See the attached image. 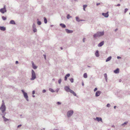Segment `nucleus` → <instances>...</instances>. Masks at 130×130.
I'll return each instance as SVG.
<instances>
[{
    "label": "nucleus",
    "mask_w": 130,
    "mask_h": 130,
    "mask_svg": "<svg viewBox=\"0 0 130 130\" xmlns=\"http://www.w3.org/2000/svg\"><path fill=\"white\" fill-rule=\"evenodd\" d=\"M84 21L85 20H84L80 19V20H79V22L80 21Z\"/></svg>",
    "instance_id": "nucleus-49"
},
{
    "label": "nucleus",
    "mask_w": 130,
    "mask_h": 130,
    "mask_svg": "<svg viewBox=\"0 0 130 130\" xmlns=\"http://www.w3.org/2000/svg\"><path fill=\"white\" fill-rule=\"evenodd\" d=\"M46 92V90H45V89H43L42 91V92L43 93H45V92Z\"/></svg>",
    "instance_id": "nucleus-40"
},
{
    "label": "nucleus",
    "mask_w": 130,
    "mask_h": 130,
    "mask_svg": "<svg viewBox=\"0 0 130 130\" xmlns=\"http://www.w3.org/2000/svg\"><path fill=\"white\" fill-rule=\"evenodd\" d=\"M128 123V122L127 121L125 122H124L121 125L122 126L124 127L125 126V125H126V124H127Z\"/></svg>",
    "instance_id": "nucleus-23"
},
{
    "label": "nucleus",
    "mask_w": 130,
    "mask_h": 130,
    "mask_svg": "<svg viewBox=\"0 0 130 130\" xmlns=\"http://www.w3.org/2000/svg\"><path fill=\"white\" fill-rule=\"evenodd\" d=\"M33 31L34 32H36L37 31V30L36 29V28H33Z\"/></svg>",
    "instance_id": "nucleus-29"
},
{
    "label": "nucleus",
    "mask_w": 130,
    "mask_h": 130,
    "mask_svg": "<svg viewBox=\"0 0 130 130\" xmlns=\"http://www.w3.org/2000/svg\"><path fill=\"white\" fill-rule=\"evenodd\" d=\"M6 114V113H5L4 114H2V115H3L2 117L4 119V121L5 122H6V121H8L9 120V119L6 118L5 117V116Z\"/></svg>",
    "instance_id": "nucleus-8"
},
{
    "label": "nucleus",
    "mask_w": 130,
    "mask_h": 130,
    "mask_svg": "<svg viewBox=\"0 0 130 130\" xmlns=\"http://www.w3.org/2000/svg\"><path fill=\"white\" fill-rule=\"evenodd\" d=\"M65 30L68 33H71L73 32V31L72 30H70L67 29H66Z\"/></svg>",
    "instance_id": "nucleus-13"
},
{
    "label": "nucleus",
    "mask_w": 130,
    "mask_h": 130,
    "mask_svg": "<svg viewBox=\"0 0 130 130\" xmlns=\"http://www.w3.org/2000/svg\"><path fill=\"white\" fill-rule=\"evenodd\" d=\"M2 18L4 20H5L6 19V18L4 16H2Z\"/></svg>",
    "instance_id": "nucleus-32"
},
{
    "label": "nucleus",
    "mask_w": 130,
    "mask_h": 130,
    "mask_svg": "<svg viewBox=\"0 0 130 130\" xmlns=\"http://www.w3.org/2000/svg\"><path fill=\"white\" fill-rule=\"evenodd\" d=\"M128 9L127 8H125V9L124 13H126L128 11Z\"/></svg>",
    "instance_id": "nucleus-35"
},
{
    "label": "nucleus",
    "mask_w": 130,
    "mask_h": 130,
    "mask_svg": "<svg viewBox=\"0 0 130 130\" xmlns=\"http://www.w3.org/2000/svg\"><path fill=\"white\" fill-rule=\"evenodd\" d=\"M83 77L85 78H86L87 77V74L86 73H84L83 75Z\"/></svg>",
    "instance_id": "nucleus-24"
},
{
    "label": "nucleus",
    "mask_w": 130,
    "mask_h": 130,
    "mask_svg": "<svg viewBox=\"0 0 130 130\" xmlns=\"http://www.w3.org/2000/svg\"><path fill=\"white\" fill-rule=\"evenodd\" d=\"M120 4H118L117 5V6H120Z\"/></svg>",
    "instance_id": "nucleus-51"
},
{
    "label": "nucleus",
    "mask_w": 130,
    "mask_h": 130,
    "mask_svg": "<svg viewBox=\"0 0 130 130\" xmlns=\"http://www.w3.org/2000/svg\"><path fill=\"white\" fill-rule=\"evenodd\" d=\"M21 125H18L17 127L18 128H19V127H20L21 126Z\"/></svg>",
    "instance_id": "nucleus-46"
},
{
    "label": "nucleus",
    "mask_w": 130,
    "mask_h": 130,
    "mask_svg": "<svg viewBox=\"0 0 130 130\" xmlns=\"http://www.w3.org/2000/svg\"><path fill=\"white\" fill-rule=\"evenodd\" d=\"M74 1H77V0H74Z\"/></svg>",
    "instance_id": "nucleus-61"
},
{
    "label": "nucleus",
    "mask_w": 130,
    "mask_h": 130,
    "mask_svg": "<svg viewBox=\"0 0 130 130\" xmlns=\"http://www.w3.org/2000/svg\"><path fill=\"white\" fill-rule=\"evenodd\" d=\"M129 14H130V12L129 13Z\"/></svg>",
    "instance_id": "nucleus-64"
},
{
    "label": "nucleus",
    "mask_w": 130,
    "mask_h": 130,
    "mask_svg": "<svg viewBox=\"0 0 130 130\" xmlns=\"http://www.w3.org/2000/svg\"><path fill=\"white\" fill-rule=\"evenodd\" d=\"M117 30H118V29L117 28H116V29H115V31H116Z\"/></svg>",
    "instance_id": "nucleus-52"
},
{
    "label": "nucleus",
    "mask_w": 130,
    "mask_h": 130,
    "mask_svg": "<svg viewBox=\"0 0 130 130\" xmlns=\"http://www.w3.org/2000/svg\"><path fill=\"white\" fill-rule=\"evenodd\" d=\"M44 55V58L45 59H46V55Z\"/></svg>",
    "instance_id": "nucleus-47"
},
{
    "label": "nucleus",
    "mask_w": 130,
    "mask_h": 130,
    "mask_svg": "<svg viewBox=\"0 0 130 130\" xmlns=\"http://www.w3.org/2000/svg\"><path fill=\"white\" fill-rule=\"evenodd\" d=\"M104 76L105 78V79L106 81V82H107V76L106 73H105L104 74Z\"/></svg>",
    "instance_id": "nucleus-22"
},
{
    "label": "nucleus",
    "mask_w": 130,
    "mask_h": 130,
    "mask_svg": "<svg viewBox=\"0 0 130 130\" xmlns=\"http://www.w3.org/2000/svg\"><path fill=\"white\" fill-rule=\"evenodd\" d=\"M36 78V76L35 73L33 70H32L31 71V78L30 79L31 80H33L35 79Z\"/></svg>",
    "instance_id": "nucleus-3"
},
{
    "label": "nucleus",
    "mask_w": 130,
    "mask_h": 130,
    "mask_svg": "<svg viewBox=\"0 0 130 130\" xmlns=\"http://www.w3.org/2000/svg\"><path fill=\"white\" fill-rule=\"evenodd\" d=\"M21 91L23 94L25 98L26 99L27 101H28L29 100L28 99V96L27 93L25 92L23 90H22Z\"/></svg>",
    "instance_id": "nucleus-5"
},
{
    "label": "nucleus",
    "mask_w": 130,
    "mask_h": 130,
    "mask_svg": "<svg viewBox=\"0 0 130 130\" xmlns=\"http://www.w3.org/2000/svg\"><path fill=\"white\" fill-rule=\"evenodd\" d=\"M61 79H59L58 80V83L59 84H60L61 82Z\"/></svg>",
    "instance_id": "nucleus-33"
},
{
    "label": "nucleus",
    "mask_w": 130,
    "mask_h": 130,
    "mask_svg": "<svg viewBox=\"0 0 130 130\" xmlns=\"http://www.w3.org/2000/svg\"><path fill=\"white\" fill-rule=\"evenodd\" d=\"M76 20V21L78 22H79V18L78 17H75Z\"/></svg>",
    "instance_id": "nucleus-27"
},
{
    "label": "nucleus",
    "mask_w": 130,
    "mask_h": 130,
    "mask_svg": "<svg viewBox=\"0 0 130 130\" xmlns=\"http://www.w3.org/2000/svg\"><path fill=\"white\" fill-rule=\"evenodd\" d=\"M100 3H97L96 4V5L97 6L100 5Z\"/></svg>",
    "instance_id": "nucleus-48"
},
{
    "label": "nucleus",
    "mask_w": 130,
    "mask_h": 130,
    "mask_svg": "<svg viewBox=\"0 0 130 130\" xmlns=\"http://www.w3.org/2000/svg\"><path fill=\"white\" fill-rule=\"evenodd\" d=\"M32 96V97H35V96L34 95H33Z\"/></svg>",
    "instance_id": "nucleus-60"
},
{
    "label": "nucleus",
    "mask_w": 130,
    "mask_h": 130,
    "mask_svg": "<svg viewBox=\"0 0 130 130\" xmlns=\"http://www.w3.org/2000/svg\"><path fill=\"white\" fill-rule=\"evenodd\" d=\"M7 11L6 9V6H4L3 8L1 9H0V12L2 13H4L5 12H6Z\"/></svg>",
    "instance_id": "nucleus-6"
},
{
    "label": "nucleus",
    "mask_w": 130,
    "mask_h": 130,
    "mask_svg": "<svg viewBox=\"0 0 130 130\" xmlns=\"http://www.w3.org/2000/svg\"><path fill=\"white\" fill-rule=\"evenodd\" d=\"M57 104H58V105H60V104H61V103L60 102H57Z\"/></svg>",
    "instance_id": "nucleus-38"
},
{
    "label": "nucleus",
    "mask_w": 130,
    "mask_h": 130,
    "mask_svg": "<svg viewBox=\"0 0 130 130\" xmlns=\"http://www.w3.org/2000/svg\"><path fill=\"white\" fill-rule=\"evenodd\" d=\"M112 57L111 56H109L108 58H107L106 60V61L107 62L109 61L111 59Z\"/></svg>",
    "instance_id": "nucleus-19"
},
{
    "label": "nucleus",
    "mask_w": 130,
    "mask_h": 130,
    "mask_svg": "<svg viewBox=\"0 0 130 130\" xmlns=\"http://www.w3.org/2000/svg\"><path fill=\"white\" fill-rule=\"evenodd\" d=\"M6 110V107L5 105L4 101H2V103L1 105V107H0V110L2 111V114H4L5 113L4 112Z\"/></svg>",
    "instance_id": "nucleus-2"
},
{
    "label": "nucleus",
    "mask_w": 130,
    "mask_h": 130,
    "mask_svg": "<svg viewBox=\"0 0 130 130\" xmlns=\"http://www.w3.org/2000/svg\"><path fill=\"white\" fill-rule=\"evenodd\" d=\"M74 111L72 110H69L67 112V116L68 118L70 117L73 114Z\"/></svg>",
    "instance_id": "nucleus-4"
},
{
    "label": "nucleus",
    "mask_w": 130,
    "mask_h": 130,
    "mask_svg": "<svg viewBox=\"0 0 130 130\" xmlns=\"http://www.w3.org/2000/svg\"><path fill=\"white\" fill-rule=\"evenodd\" d=\"M38 19L37 20L38 21H37V23L38 25H40L41 24V23L40 21H38Z\"/></svg>",
    "instance_id": "nucleus-25"
},
{
    "label": "nucleus",
    "mask_w": 130,
    "mask_h": 130,
    "mask_svg": "<svg viewBox=\"0 0 130 130\" xmlns=\"http://www.w3.org/2000/svg\"><path fill=\"white\" fill-rule=\"evenodd\" d=\"M102 15L103 16H104L105 17L107 18L109 16V14H108V12H107L106 13H102Z\"/></svg>",
    "instance_id": "nucleus-11"
},
{
    "label": "nucleus",
    "mask_w": 130,
    "mask_h": 130,
    "mask_svg": "<svg viewBox=\"0 0 130 130\" xmlns=\"http://www.w3.org/2000/svg\"><path fill=\"white\" fill-rule=\"evenodd\" d=\"M113 127H115V126L113 125L112 126Z\"/></svg>",
    "instance_id": "nucleus-62"
},
{
    "label": "nucleus",
    "mask_w": 130,
    "mask_h": 130,
    "mask_svg": "<svg viewBox=\"0 0 130 130\" xmlns=\"http://www.w3.org/2000/svg\"><path fill=\"white\" fill-rule=\"evenodd\" d=\"M44 22L46 24L47 22V21L45 17L44 18Z\"/></svg>",
    "instance_id": "nucleus-26"
},
{
    "label": "nucleus",
    "mask_w": 130,
    "mask_h": 130,
    "mask_svg": "<svg viewBox=\"0 0 130 130\" xmlns=\"http://www.w3.org/2000/svg\"><path fill=\"white\" fill-rule=\"evenodd\" d=\"M94 119L95 120H97L98 122L100 121L101 122H102V118L100 117H96L95 118H94Z\"/></svg>",
    "instance_id": "nucleus-9"
},
{
    "label": "nucleus",
    "mask_w": 130,
    "mask_h": 130,
    "mask_svg": "<svg viewBox=\"0 0 130 130\" xmlns=\"http://www.w3.org/2000/svg\"><path fill=\"white\" fill-rule=\"evenodd\" d=\"M97 88H95L94 90V91H96L97 90Z\"/></svg>",
    "instance_id": "nucleus-43"
},
{
    "label": "nucleus",
    "mask_w": 130,
    "mask_h": 130,
    "mask_svg": "<svg viewBox=\"0 0 130 130\" xmlns=\"http://www.w3.org/2000/svg\"><path fill=\"white\" fill-rule=\"evenodd\" d=\"M82 85H83V86H84V83H83H83H82Z\"/></svg>",
    "instance_id": "nucleus-58"
},
{
    "label": "nucleus",
    "mask_w": 130,
    "mask_h": 130,
    "mask_svg": "<svg viewBox=\"0 0 130 130\" xmlns=\"http://www.w3.org/2000/svg\"><path fill=\"white\" fill-rule=\"evenodd\" d=\"M64 89L65 91L67 92H70L72 90L69 88V87L67 86H65L64 87Z\"/></svg>",
    "instance_id": "nucleus-7"
},
{
    "label": "nucleus",
    "mask_w": 130,
    "mask_h": 130,
    "mask_svg": "<svg viewBox=\"0 0 130 130\" xmlns=\"http://www.w3.org/2000/svg\"><path fill=\"white\" fill-rule=\"evenodd\" d=\"M60 48H61V50H62L63 49V48L62 47H60Z\"/></svg>",
    "instance_id": "nucleus-55"
},
{
    "label": "nucleus",
    "mask_w": 130,
    "mask_h": 130,
    "mask_svg": "<svg viewBox=\"0 0 130 130\" xmlns=\"http://www.w3.org/2000/svg\"><path fill=\"white\" fill-rule=\"evenodd\" d=\"M87 6L86 5H83V7L84 8H86Z\"/></svg>",
    "instance_id": "nucleus-39"
},
{
    "label": "nucleus",
    "mask_w": 130,
    "mask_h": 130,
    "mask_svg": "<svg viewBox=\"0 0 130 130\" xmlns=\"http://www.w3.org/2000/svg\"><path fill=\"white\" fill-rule=\"evenodd\" d=\"M119 81L120 82H121V79H120L119 80Z\"/></svg>",
    "instance_id": "nucleus-59"
},
{
    "label": "nucleus",
    "mask_w": 130,
    "mask_h": 130,
    "mask_svg": "<svg viewBox=\"0 0 130 130\" xmlns=\"http://www.w3.org/2000/svg\"><path fill=\"white\" fill-rule=\"evenodd\" d=\"M18 61H16V62H15V63H16V64H18Z\"/></svg>",
    "instance_id": "nucleus-50"
},
{
    "label": "nucleus",
    "mask_w": 130,
    "mask_h": 130,
    "mask_svg": "<svg viewBox=\"0 0 130 130\" xmlns=\"http://www.w3.org/2000/svg\"><path fill=\"white\" fill-rule=\"evenodd\" d=\"M116 107V106H115L114 107V109H115Z\"/></svg>",
    "instance_id": "nucleus-54"
},
{
    "label": "nucleus",
    "mask_w": 130,
    "mask_h": 130,
    "mask_svg": "<svg viewBox=\"0 0 130 130\" xmlns=\"http://www.w3.org/2000/svg\"><path fill=\"white\" fill-rule=\"evenodd\" d=\"M101 93V92L100 91H97L95 95L96 97H98L99 96Z\"/></svg>",
    "instance_id": "nucleus-10"
},
{
    "label": "nucleus",
    "mask_w": 130,
    "mask_h": 130,
    "mask_svg": "<svg viewBox=\"0 0 130 130\" xmlns=\"http://www.w3.org/2000/svg\"><path fill=\"white\" fill-rule=\"evenodd\" d=\"M114 72L116 73H118L119 72V69L117 68L116 70L114 71Z\"/></svg>",
    "instance_id": "nucleus-17"
},
{
    "label": "nucleus",
    "mask_w": 130,
    "mask_h": 130,
    "mask_svg": "<svg viewBox=\"0 0 130 130\" xmlns=\"http://www.w3.org/2000/svg\"><path fill=\"white\" fill-rule=\"evenodd\" d=\"M49 91L52 92H55L53 90V89L51 88H49Z\"/></svg>",
    "instance_id": "nucleus-28"
},
{
    "label": "nucleus",
    "mask_w": 130,
    "mask_h": 130,
    "mask_svg": "<svg viewBox=\"0 0 130 130\" xmlns=\"http://www.w3.org/2000/svg\"><path fill=\"white\" fill-rule=\"evenodd\" d=\"M99 52L98 50H97L95 53V55L96 57H99Z\"/></svg>",
    "instance_id": "nucleus-16"
},
{
    "label": "nucleus",
    "mask_w": 130,
    "mask_h": 130,
    "mask_svg": "<svg viewBox=\"0 0 130 130\" xmlns=\"http://www.w3.org/2000/svg\"><path fill=\"white\" fill-rule=\"evenodd\" d=\"M71 17H72L69 14H68L67 15V19H69L70 18H71Z\"/></svg>",
    "instance_id": "nucleus-30"
},
{
    "label": "nucleus",
    "mask_w": 130,
    "mask_h": 130,
    "mask_svg": "<svg viewBox=\"0 0 130 130\" xmlns=\"http://www.w3.org/2000/svg\"><path fill=\"white\" fill-rule=\"evenodd\" d=\"M54 25H51V27H53V26Z\"/></svg>",
    "instance_id": "nucleus-57"
},
{
    "label": "nucleus",
    "mask_w": 130,
    "mask_h": 130,
    "mask_svg": "<svg viewBox=\"0 0 130 130\" xmlns=\"http://www.w3.org/2000/svg\"><path fill=\"white\" fill-rule=\"evenodd\" d=\"M60 25L62 28H65L66 27V25L63 23L60 24Z\"/></svg>",
    "instance_id": "nucleus-20"
},
{
    "label": "nucleus",
    "mask_w": 130,
    "mask_h": 130,
    "mask_svg": "<svg viewBox=\"0 0 130 130\" xmlns=\"http://www.w3.org/2000/svg\"><path fill=\"white\" fill-rule=\"evenodd\" d=\"M110 105L109 104H107V105H106V106L108 107H110Z\"/></svg>",
    "instance_id": "nucleus-37"
},
{
    "label": "nucleus",
    "mask_w": 130,
    "mask_h": 130,
    "mask_svg": "<svg viewBox=\"0 0 130 130\" xmlns=\"http://www.w3.org/2000/svg\"><path fill=\"white\" fill-rule=\"evenodd\" d=\"M67 77L66 76H65L64 77V80H67Z\"/></svg>",
    "instance_id": "nucleus-41"
},
{
    "label": "nucleus",
    "mask_w": 130,
    "mask_h": 130,
    "mask_svg": "<svg viewBox=\"0 0 130 130\" xmlns=\"http://www.w3.org/2000/svg\"><path fill=\"white\" fill-rule=\"evenodd\" d=\"M0 29L3 31H4L6 30V27L4 26H0Z\"/></svg>",
    "instance_id": "nucleus-15"
},
{
    "label": "nucleus",
    "mask_w": 130,
    "mask_h": 130,
    "mask_svg": "<svg viewBox=\"0 0 130 130\" xmlns=\"http://www.w3.org/2000/svg\"><path fill=\"white\" fill-rule=\"evenodd\" d=\"M85 8H83V10L85 11Z\"/></svg>",
    "instance_id": "nucleus-53"
},
{
    "label": "nucleus",
    "mask_w": 130,
    "mask_h": 130,
    "mask_svg": "<svg viewBox=\"0 0 130 130\" xmlns=\"http://www.w3.org/2000/svg\"><path fill=\"white\" fill-rule=\"evenodd\" d=\"M83 42H85L84 39H83Z\"/></svg>",
    "instance_id": "nucleus-56"
},
{
    "label": "nucleus",
    "mask_w": 130,
    "mask_h": 130,
    "mask_svg": "<svg viewBox=\"0 0 130 130\" xmlns=\"http://www.w3.org/2000/svg\"><path fill=\"white\" fill-rule=\"evenodd\" d=\"M117 58L118 59H121V57H120L118 56L117 57Z\"/></svg>",
    "instance_id": "nucleus-45"
},
{
    "label": "nucleus",
    "mask_w": 130,
    "mask_h": 130,
    "mask_svg": "<svg viewBox=\"0 0 130 130\" xmlns=\"http://www.w3.org/2000/svg\"><path fill=\"white\" fill-rule=\"evenodd\" d=\"M31 63L32 65L33 68L34 69H36L37 68V67L34 64V63L33 62H31Z\"/></svg>",
    "instance_id": "nucleus-14"
},
{
    "label": "nucleus",
    "mask_w": 130,
    "mask_h": 130,
    "mask_svg": "<svg viewBox=\"0 0 130 130\" xmlns=\"http://www.w3.org/2000/svg\"><path fill=\"white\" fill-rule=\"evenodd\" d=\"M70 80L72 83H73L74 82V79L73 78H72L70 79Z\"/></svg>",
    "instance_id": "nucleus-31"
},
{
    "label": "nucleus",
    "mask_w": 130,
    "mask_h": 130,
    "mask_svg": "<svg viewBox=\"0 0 130 130\" xmlns=\"http://www.w3.org/2000/svg\"><path fill=\"white\" fill-rule=\"evenodd\" d=\"M35 93V90H33L32 92V94L33 95Z\"/></svg>",
    "instance_id": "nucleus-44"
},
{
    "label": "nucleus",
    "mask_w": 130,
    "mask_h": 130,
    "mask_svg": "<svg viewBox=\"0 0 130 130\" xmlns=\"http://www.w3.org/2000/svg\"><path fill=\"white\" fill-rule=\"evenodd\" d=\"M70 93L73 94L74 96H76V94L72 90L71 92H70Z\"/></svg>",
    "instance_id": "nucleus-21"
},
{
    "label": "nucleus",
    "mask_w": 130,
    "mask_h": 130,
    "mask_svg": "<svg viewBox=\"0 0 130 130\" xmlns=\"http://www.w3.org/2000/svg\"><path fill=\"white\" fill-rule=\"evenodd\" d=\"M54 130H58V129H55Z\"/></svg>",
    "instance_id": "nucleus-63"
},
{
    "label": "nucleus",
    "mask_w": 130,
    "mask_h": 130,
    "mask_svg": "<svg viewBox=\"0 0 130 130\" xmlns=\"http://www.w3.org/2000/svg\"><path fill=\"white\" fill-rule=\"evenodd\" d=\"M36 28V25L34 23L32 25V28Z\"/></svg>",
    "instance_id": "nucleus-34"
},
{
    "label": "nucleus",
    "mask_w": 130,
    "mask_h": 130,
    "mask_svg": "<svg viewBox=\"0 0 130 130\" xmlns=\"http://www.w3.org/2000/svg\"><path fill=\"white\" fill-rule=\"evenodd\" d=\"M59 89V88H57L56 89V92L57 93L58 92Z\"/></svg>",
    "instance_id": "nucleus-42"
},
{
    "label": "nucleus",
    "mask_w": 130,
    "mask_h": 130,
    "mask_svg": "<svg viewBox=\"0 0 130 130\" xmlns=\"http://www.w3.org/2000/svg\"><path fill=\"white\" fill-rule=\"evenodd\" d=\"M9 23L10 24L15 25V23L14 21L13 20H11L10 21Z\"/></svg>",
    "instance_id": "nucleus-18"
},
{
    "label": "nucleus",
    "mask_w": 130,
    "mask_h": 130,
    "mask_svg": "<svg viewBox=\"0 0 130 130\" xmlns=\"http://www.w3.org/2000/svg\"><path fill=\"white\" fill-rule=\"evenodd\" d=\"M104 31L102 32L98 31L96 33L94 34L93 36V38H96L97 37L99 38L102 36H103L104 35Z\"/></svg>",
    "instance_id": "nucleus-1"
},
{
    "label": "nucleus",
    "mask_w": 130,
    "mask_h": 130,
    "mask_svg": "<svg viewBox=\"0 0 130 130\" xmlns=\"http://www.w3.org/2000/svg\"><path fill=\"white\" fill-rule=\"evenodd\" d=\"M67 77H69L70 76V74L69 73L67 74L66 76Z\"/></svg>",
    "instance_id": "nucleus-36"
},
{
    "label": "nucleus",
    "mask_w": 130,
    "mask_h": 130,
    "mask_svg": "<svg viewBox=\"0 0 130 130\" xmlns=\"http://www.w3.org/2000/svg\"><path fill=\"white\" fill-rule=\"evenodd\" d=\"M104 44V41H103L98 44V46L99 47L102 46Z\"/></svg>",
    "instance_id": "nucleus-12"
}]
</instances>
